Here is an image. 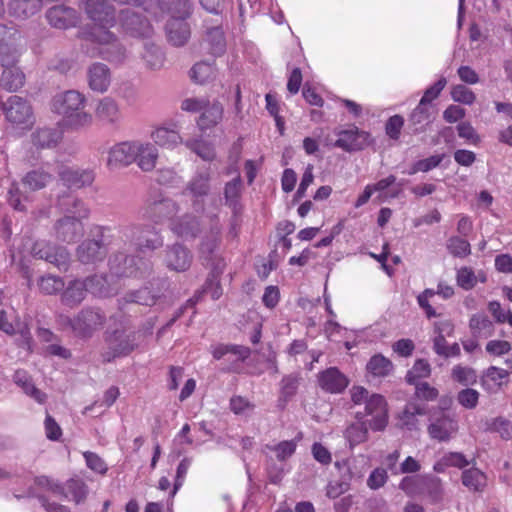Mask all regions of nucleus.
<instances>
[{
  "label": "nucleus",
  "instance_id": "f257e3e1",
  "mask_svg": "<svg viewBox=\"0 0 512 512\" xmlns=\"http://www.w3.org/2000/svg\"><path fill=\"white\" fill-rule=\"evenodd\" d=\"M34 484L35 487L29 489L27 496L37 497L46 512H70L67 506L57 503L55 499L80 504L88 494L87 485L80 479L72 478L59 484L46 476H39L34 479Z\"/></svg>",
  "mask_w": 512,
  "mask_h": 512
},
{
  "label": "nucleus",
  "instance_id": "f03ea898",
  "mask_svg": "<svg viewBox=\"0 0 512 512\" xmlns=\"http://www.w3.org/2000/svg\"><path fill=\"white\" fill-rule=\"evenodd\" d=\"M86 99L75 90H69L55 97L53 109L63 117L64 124L72 129H80L91 125L93 117L85 112Z\"/></svg>",
  "mask_w": 512,
  "mask_h": 512
},
{
  "label": "nucleus",
  "instance_id": "7ed1b4c3",
  "mask_svg": "<svg viewBox=\"0 0 512 512\" xmlns=\"http://www.w3.org/2000/svg\"><path fill=\"white\" fill-rule=\"evenodd\" d=\"M113 237V245L118 249L122 246H134L139 251H154L164 244L161 234L150 225H127L119 229Z\"/></svg>",
  "mask_w": 512,
  "mask_h": 512
},
{
  "label": "nucleus",
  "instance_id": "20e7f679",
  "mask_svg": "<svg viewBox=\"0 0 512 512\" xmlns=\"http://www.w3.org/2000/svg\"><path fill=\"white\" fill-rule=\"evenodd\" d=\"M143 334L140 332H126L124 330H115L105 334V350L102 352L104 362H110L117 357L130 354L136 349L141 341Z\"/></svg>",
  "mask_w": 512,
  "mask_h": 512
},
{
  "label": "nucleus",
  "instance_id": "39448f33",
  "mask_svg": "<svg viewBox=\"0 0 512 512\" xmlns=\"http://www.w3.org/2000/svg\"><path fill=\"white\" fill-rule=\"evenodd\" d=\"M111 276L121 277H142L151 270L149 262L142 258L128 256L123 251L114 252L108 261Z\"/></svg>",
  "mask_w": 512,
  "mask_h": 512
},
{
  "label": "nucleus",
  "instance_id": "423d86ee",
  "mask_svg": "<svg viewBox=\"0 0 512 512\" xmlns=\"http://www.w3.org/2000/svg\"><path fill=\"white\" fill-rule=\"evenodd\" d=\"M64 320L76 336L90 338L97 330L103 327L106 316L99 309L84 308L75 317H65Z\"/></svg>",
  "mask_w": 512,
  "mask_h": 512
},
{
  "label": "nucleus",
  "instance_id": "0eeeda50",
  "mask_svg": "<svg viewBox=\"0 0 512 512\" xmlns=\"http://www.w3.org/2000/svg\"><path fill=\"white\" fill-rule=\"evenodd\" d=\"M21 34L12 27L0 25V65L11 67L17 64L23 51Z\"/></svg>",
  "mask_w": 512,
  "mask_h": 512
},
{
  "label": "nucleus",
  "instance_id": "6e6552de",
  "mask_svg": "<svg viewBox=\"0 0 512 512\" xmlns=\"http://www.w3.org/2000/svg\"><path fill=\"white\" fill-rule=\"evenodd\" d=\"M6 120L15 127L28 128L34 123L32 107L23 98L13 95L2 103Z\"/></svg>",
  "mask_w": 512,
  "mask_h": 512
},
{
  "label": "nucleus",
  "instance_id": "1a4fd4ad",
  "mask_svg": "<svg viewBox=\"0 0 512 512\" xmlns=\"http://www.w3.org/2000/svg\"><path fill=\"white\" fill-rule=\"evenodd\" d=\"M91 39L99 45L98 54L109 62L121 63L126 57L125 48L109 30L98 29L90 33Z\"/></svg>",
  "mask_w": 512,
  "mask_h": 512
},
{
  "label": "nucleus",
  "instance_id": "9d476101",
  "mask_svg": "<svg viewBox=\"0 0 512 512\" xmlns=\"http://www.w3.org/2000/svg\"><path fill=\"white\" fill-rule=\"evenodd\" d=\"M82 3L85 13L95 24L91 32L108 30L116 23L114 7L106 0H82Z\"/></svg>",
  "mask_w": 512,
  "mask_h": 512
},
{
  "label": "nucleus",
  "instance_id": "9b49d317",
  "mask_svg": "<svg viewBox=\"0 0 512 512\" xmlns=\"http://www.w3.org/2000/svg\"><path fill=\"white\" fill-rule=\"evenodd\" d=\"M210 192V169H198L195 175L187 183L184 194L192 198V206L195 211H203L205 198Z\"/></svg>",
  "mask_w": 512,
  "mask_h": 512
},
{
  "label": "nucleus",
  "instance_id": "f8f14e48",
  "mask_svg": "<svg viewBox=\"0 0 512 512\" xmlns=\"http://www.w3.org/2000/svg\"><path fill=\"white\" fill-rule=\"evenodd\" d=\"M364 405L365 413L357 412V418L362 419L364 416H371L369 427L373 431H383L388 424V409L385 398L380 394H371Z\"/></svg>",
  "mask_w": 512,
  "mask_h": 512
},
{
  "label": "nucleus",
  "instance_id": "ddd939ff",
  "mask_svg": "<svg viewBox=\"0 0 512 512\" xmlns=\"http://www.w3.org/2000/svg\"><path fill=\"white\" fill-rule=\"evenodd\" d=\"M31 252L34 257L46 260L60 270L66 271L68 269L70 254L64 247H56L46 241H37L34 243Z\"/></svg>",
  "mask_w": 512,
  "mask_h": 512
},
{
  "label": "nucleus",
  "instance_id": "4468645a",
  "mask_svg": "<svg viewBox=\"0 0 512 512\" xmlns=\"http://www.w3.org/2000/svg\"><path fill=\"white\" fill-rule=\"evenodd\" d=\"M458 421L451 415L441 412L430 418L427 431L430 438L439 442H447L458 432Z\"/></svg>",
  "mask_w": 512,
  "mask_h": 512
},
{
  "label": "nucleus",
  "instance_id": "2eb2a0df",
  "mask_svg": "<svg viewBox=\"0 0 512 512\" xmlns=\"http://www.w3.org/2000/svg\"><path fill=\"white\" fill-rule=\"evenodd\" d=\"M99 283L100 278L97 276L88 277L85 280L71 281L62 293V303L69 307L79 305L84 300L86 292L96 293L94 285Z\"/></svg>",
  "mask_w": 512,
  "mask_h": 512
},
{
  "label": "nucleus",
  "instance_id": "dca6fc26",
  "mask_svg": "<svg viewBox=\"0 0 512 512\" xmlns=\"http://www.w3.org/2000/svg\"><path fill=\"white\" fill-rule=\"evenodd\" d=\"M222 228L216 216L211 219L209 230L199 243V257L205 265H209L216 257V251L221 243Z\"/></svg>",
  "mask_w": 512,
  "mask_h": 512
},
{
  "label": "nucleus",
  "instance_id": "f3484780",
  "mask_svg": "<svg viewBox=\"0 0 512 512\" xmlns=\"http://www.w3.org/2000/svg\"><path fill=\"white\" fill-rule=\"evenodd\" d=\"M170 229L184 241L195 240L203 230L200 219L191 213L175 218L170 224Z\"/></svg>",
  "mask_w": 512,
  "mask_h": 512
},
{
  "label": "nucleus",
  "instance_id": "a211bd4d",
  "mask_svg": "<svg viewBox=\"0 0 512 512\" xmlns=\"http://www.w3.org/2000/svg\"><path fill=\"white\" fill-rule=\"evenodd\" d=\"M136 141H124L113 145L108 151L107 166L110 169L127 167L135 161Z\"/></svg>",
  "mask_w": 512,
  "mask_h": 512
},
{
  "label": "nucleus",
  "instance_id": "6ab92c4d",
  "mask_svg": "<svg viewBox=\"0 0 512 512\" xmlns=\"http://www.w3.org/2000/svg\"><path fill=\"white\" fill-rule=\"evenodd\" d=\"M120 23L123 29L133 36H149L152 27L146 17L134 9H124L120 13Z\"/></svg>",
  "mask_w": 512,
  "mask_h": 512
},
{
  "label": "nucleus",
  "instance_id": "aec40b11",
  "mask_svg": "<svg viewBox=\"0 0 512 512\" xmlns=\"http://www.w3.org/2000/svg\"><path fill=\"white\" fill-rule=\"evenodd\" d=\"M178 210L179 206L174 200L159 197L158 199L147 201L143 209V217L158 223L165 218L173 216Z\"/></svg>",
  "mask_w": 512,
  "mask_h": 512
},
{
  "label": "nucleus",
  "instance_id": "412c9836",
  "mask_svg": "<svg viewBox=\"0 0 512 512\" xmlns=\"http://www.w3.org/2000/svg\"><path fill=\"white\" fill-rule=\"evenodd\" d=\"M193 255L191 251L180 243L167 247L165 253V264L170 270L184 272L191 266Z\"/></svg>",
  "mask_w": 512,
  "mask_h": 512
},
{
  "label": "nucleus",
  "instance_id": "4be33fe9",
  "mask_svg": "<svg viewBox=\"0 0 512 512\" xmlns=\"http://www.w3.org/2000/svg\"><path fill=\"white\" fill-rule=\"evenodd\" d=\"M54 230L56 238L65 243L75 242L84 234V227L81 220L71 216L60 218L55 223Z\"/></svg>",
  "mask_w": 512,
  "mask_h": 512
},
{
  "label": "nucleus",
  "instance_id": "5701e85b",
  "mask_svg": "<svg viewBox=\"0 0 512 512\" xmlns=\"http://www.w3.org/2000/svg\"><path fill=\"white\" fill-rule=\"evenodd\" d=\"M319 387L331 394L342 393L348 386V378L336 367H330L320 372L317 376Z\"/></svg>",
  "mask_w": 512,
  "mask_h": 512
},
{
  "label": "nucleus",
  "instance_id": "b1692460",
  "mask_svg": "<svg viewBox=\"0 0 512 512\" xmlns=\"http://www.w3.org/2000/svg\"><path fill=\"white\" fill-rule=\"evenodd\" d=\"M57 173L65 185L75 188L89 186L95 179V173L92 169H80L61 165Z\"/></svg>",
  "mask_w": 512,
  "mask_h": 512
},
{
  "label": "nucleus",
  "instance_id": "393cba45",
  "mask_svg": "<svg viewBox=\"0 0 512 512\" xmlns=\"http://www.w3.org/2000/svg\"><path fill=\"white\" fill-rule=\"evenodd\" d=\"M336 135L338 139L335 141L334 146L347 152L361 150L367 144L368 134L360 131L357 127L339 130L336 132Z\"/></svg>",
  "mask_w": 512,
  "mask_h": 512
},
{
  "label": "nucleus",
  "instance_id": "a878e982",
  "mask_svg": "<svg viewBox=\"0 0 512 512\" xmlns=\"http://www.w3.org/2000/svg\"><path fill=\"white\" fill-rule=\"evenodd\" d=\"M94 112L96 119L104 125L117 126L122 120L118 103L110 97L99 100Z\"/></svg>",
  "mask_w": 512,
  "mask_h": 512
},
{
  "label": "nucleus",
  "instance_id": "bb28decb",
  "mask_svg": "<svg viewBox=\"0 0 512 512\" xmlns=\"http://www.w3.org/2000/svg\"><path fill=\"white\" fill-rule=\"evenodd\" d=\"M46 18L53 27L59 29L73 27L79 20L75 9L63 5L50 8L46 13Z\"/></svg>",
  "mask_w": 512,
  "mask_h": 512
},
{
  "label": "nucleus",
  "instance_id": "cd10ccee",
  "mask_svg": "<svg viewBox=\"0 0 512 512\" xmlns=\"http://www.w3.org/2000/svg\"><path fill=\"white\" fill-rule=\"evenodd\" d=\"M78 260L83 264H95L106 256V249L101 240H85L76 250Z\"/></svg>",
  "mask_w": 512,
  "mask_h": 512
},
{
  "label": "nucleus",
  "instance_id": "c85d7f7f",
  "mask_svg": "<svg viewBox=\"0 0 512 512\" xmlns=\"http://www.w3.org/2000/svg\"><path fill=\"white\" fill-rule=\"evenodd\" d=\"M13 382L22 389L23 393L33 399L38 404H44L47 400V394L36 387L33 378L25 370H16L13 374Z\"/></svg>",
  "mask_w": 512,
  "mask_h": 512
},
{
  "label": "nucleus",
  "instance_id": "c756f323",
  "mask_svg": "<svg viewBox=\"0 0 512 512\" xmlns=\"http://www.w3.org/2000/svg\"><path fill=\"white\" fill-rule=\"evenodd\" d=\"M88 85L96 92L103 93L107 91L111 82L109 68L103 63L92 64L87 71Z\"/></svg>",
  "mask_w": 512,
  "mask_h": 512
},
{
  "label": "nucleus",
  "instance_id": "7c9ffc66",
  "mask_svg": "<svg viewBox=\"0 0 512 512\" xmlns=\"http://www.w3.org/2000/svg\"><path fill=\"white\" fill-rule=\"evenodd\" d=\"M135 154L134 162L142 171L148 172L154 169L158 159V150L153 143L137 140Z\"/></svg>",
  "mask_w": 512,
  "mask_h": 512
},
{
  "label": "nucleus",
  "instance_id": "2f4dec72",
  "mask_svg": "<svg viewBox=\"0 0 512 512\" xmlns=\"http://www.w3.org/2000/svg\"><path fill=\"white\" fill-rule=\"evenodd\" d=\"M168 41L174 46H183L190 38V27L185 19L170 18L166 24Z\"/></svg>",
  "mask_w": 512,
  "mask_h": 512
},
{
  "label": "nucleus",
  "instance_id": "473e14b6",
  "mask_svg": "<svg viewBox=\"0 0 512 512\" xmlns=\"http://www.w3.org/2000/svg\"><path fill=\"white\" fill-rule=\"evenodd\" d=\"M61 138V132L51 127H39L31 134V142L36 149H52L58 145Z\"/></svg>",
  "mask_w": 512,
  "mask_h": 512
},
{
  "label": "nucleus",
  "instance_id": "72a5a7b5",
  "mask_svg": "<svg viewBox=\"0 0 512 512\" xmlns=\"http://www.w3.org/2000/svg\"><path fill=\"white\" fill-rule=\"evenodd\" d=\"M172 126V128H168L165 126L156 128L151 133V138L154 141V143L168 149H173L178 145L182 144L183 139L179 134L177 125L173 124Z\"/></svg>",
  "mask_w": 512,
  "mask_h": 512
},
{
  "label": "nucleus",
  "instance_id": "f704fd0d",
  "mask_svg": "<svg viewBox=\"0 0 512 512\" xmlns=\"http://www.w3.org/2000/svg\"><path fill=\"white\" fill-rule=\"evenodd\" d=\"M223 106L220 102L214 101L210 103L201 111L198 118L197 125L200 130L210 129L221 122L223 118Z\"/></svg>",
  "mask_w": 512,
  "mask_h": 512
},
{
  "label": "nucleus",
  "instance_id": "c9c22d12",
  "mask_svg": "<svg viewBox=\"0 0 512 512\" xmlns=\"http://www.w3.org/2000/svg\"><path fill=\"white\" fill-rule=\"evenodd\" d=\"M53 180L52 174L43 167L32 169L22 178V184L30 191L45 188Z\"/></svg>",
  "mask_w": 512,
  "mask_h": 512
},
{
  "label": "nucleus",
  "instance_id": "e433bc0d",
  "mask_svg": "<svg viewBox=\"0 0 512 512\" xmlns=\"http://www.w3.org/2000/svg\"><path fill=\"white\" fill-rule=\"evenodd\" d=\"M426 414V407L415 402H409L405 405L400 415V423L402 427L413 431L419 429L418 416Z\"/></svg>",
  "mask_w": 512,
  "mask_h": 512
},
{
  "label": "nucleus",
  "instance_id": "4c0bfd02",
  "mask_svg": "<svg viewBox=\"0 0 512 512\" xmlns=\"http://www.w3.org/2000/svg\"><path fill=\"white\" fill-rule=\"evenodd\" d=\"M509 372L496 366H490L481 377L483 388L489 392H495L508 378Z\"/></svg>",
  "mask_w": 512,
  "mask_h": 512
},
{
  "label": "nucleus",
  "instance_id": "58836bf2",
  "mask_svg": "<svg viewBox=\"0 0 512 512\" xmlns=\"http://www.w3.org/2000/svg\"><path fill=\"white\" fill-rule=\"evenodd\" d=\"M3 68L4 70L0 76V86L9 92L20 89L24 85V73L16 65Z\"/></svg>",
  "mask_w": 512,
  "mask_h": 512
},
{
  "label": "nucleus",
  "instance_id": "ea45409f",
  "mask_svg": "<svg viewBox=\"0 0 512 512\" xmlns=\"http://www.w3.org/2000/svg\"><path fill=\"white\" fill-rule=\"evenodd\" d=\"M205 42L208 45V50L213 55H221L226 50V40L224 32L220 24H216L212 27H207Z\"/></svg>",
  "mask_w": 512,
  "mask_h": 512
},
{
  "label": "nucleus",
  "instance_id": "a19ab883",
  "mask_svg": "<svg viewBox=\"0 0 512 512\" xmlns=\"http://www.w3.org/2000/svg\"><path fill=\"white\" fill-rule=\"evenodd\" d=\"M434 106L419 102L416 108L410 114L409 121L415 126L414 131H422L423 128L432 121Z\"/></svg>",
  "mask_w": 512,
  "mask_h": 512
},
{
  "label": "nucleus",
  "instance_id": "79ce46f5",
  "mask_svg": "<svg viewBox=\"0 0 512 512\" xmlns=\"http://www.w3.org/2000/svg\"><path fill=\"white\" fill-rule=\"evenodd\" d=\"M469 328L475 338H488L493 335L492 321L484 314H475L469 320Z\"/></svg>",
  "mask_w": 512,
  "mask_h": 512
},
{
  "label": "nucleus",
  "instance_id": "37998d69",
  "mask_svg": "<svg viewBox=\"0 0 512 512\" xmlns=\"http://www.w3.org/2000/svg\"><path fill=\"white\" fill-rule=\"evenodd\" d=\"M42 7L41 0H11L8 4L10 14L16 17H28Z\"/></svg>",
  "mask_w": 512,
  "mask_h": 512
},
{
  "label": "nucleus",
  "instance_id": "c03bdc74",
  "mask_svg": "<svg viewBox=\"0 0 512 512\" xmlns=\"http://www.w3.org/2000/svg\"><path fill=\"white\" fill-rule=\"evenodd\" d=\"M211 353L216 360L229 354L235 356V361H244L249 357L251 350L241 345L219 344L212 348Z\"/></svg>",
  "mask_w": 512,
  "mask_h": 512
},
{
  "label": "nucleus",
  "instance_id": "a18cd8bd",
  "mask_svg": "<svg viewBox=\"0 0 512 512\" xmlns=\"http://www.w3.org/2000/svg\"><path fill=\"white\" fill-rule=\"evenodd\" d=\"M203 293H210L213 300H218L222 296L223 291L219 282V272L216 269L211 271L202 290L198 291L194 298L190 299L188 302L192 305L195 304Z\"/></svg>",
  "mask_w": 512,
  "mask_h": 512
},
{
  "label": "nucleus",
  "instance_id": "49530a36",
  "mask_svg": "<svg viewBox=\"0 0 512 512\" xmlns=\"http://www.w3.org/2000/svg\"><path fill=\"white\" fill-rule=\"evenodd\" d=\"M462 484L470 491H482L486 486V476L478 468H469L462 472Z\"/></svg>",
  "mask_w": 512,
  "mask_h": 512
},
{
  "label": "nucleus",
  "instance_id": "de8ad7c7",
  "mask_svg": "<svg viewBox=\"0 0 512 512\" xmlns=\"http://www.w3.org/2000/svg\"><path fill=\"white\" fill-rule=\"evenodd\" d=\"M421 482L431 503L437 504L443 500L444 488L440 478L436 476H424Z\"/></svg>",
  "mask_w": 512,
  "mask_h": 512
},
{
  "label": "nucleus",
  "instance_id": "09e8293b",
  "mask_svg": "<svg viewBox=\"0 0 512 512\" xmlns=\"http://www.w3.org/2000/svg\"><path fill=\"white\" fill-rule=\"evenodd\" d=\"M142 58L149 69L158 70L164 64V55L161 49L153 43H144Z\"/></svg>",
  "mask_w": 512,
  "mask_h": 512
},
{
  "label": "nucleus",
  "instance_id": "8fccbe9b",
  "mask_svg": "<svg viewBox=\"0 0 512 512\" xmlns=\"http://www.w3.org/2000/svg\"><path fill=\"white\" fill-rule=\"evenodd\" d=\"M366 368L373 376L385 377L393 370V364L388 358L378 354L371 357Z\"/></svg>",
  "mask_w": 512,
  "mask_h": 512
},
{
  "label": "nucleus",
  "instance_id": "3c124183",
  "mask_svg": "<svg viewBox=\"0 0 512 512\" xmlns=\"http://www.w3.org/2000/svg\"><path fill=\"white\" fill-rule=\"evenodd\" d=\"M215 67L206 61L196 63L191 69V78L199 84H205L216 77Z\"/></svg>",
  "mask_w": 512,
  "mask_h": 512
},
{
  "label": "nucleus",
  "instance_id": "603ef678",
  "mask_svg": "<svg viewBox=\"0 0 512 512\" xmlns=\"http://www.w3.org/2000/svg\"><path fill=\"white\" fill-rule=\"evenodd\" d=\"M345 438L350 446H356L368 439V428L365 422H356L349 425L345 430Z\"/></svg>",
  "mask_w": 512,
  "mask_h": 512
},
{
  "label": "nucleus",
  "instance_id": "864d4df0",
  "mask_svg": "<svg viewBox=\"0 0 512 512\" xmlns=\"http://www.w3.org/2000/svg\"><path fill=\"white\" fill-rule=\"evenodd\" d=\"M297 442L295 440H284L277 444L265 445V450L274 453L278 461H285L289 459L296 451Z\"/></svg>",
  "mask_w": 512,
  "mask_h": 512
},
{
  "label": "nucleus",
  "instance_id": "5fc2aeb1",
  "mask_svg": "<svg viewBox=\"0 0 512 512\" xmlns=\"http://www.w3.org/2000/svg\"><path fill=\"white\" fill-rule=\"evenodd\" d=\"M61 207H65V211L81 220L88 216L89 210L84 202L74 196H66L60 201Z\"/></svg>",
  "mask_w": 512,
  "mask_h": 512
},
{
  "label": "nucleus",
  "instance_id": "6e6d98bb",
  "mask_svg": "<svg viewBox=\"0 0 512 512\" xmlns=\"http://www.w3.org/2000/svg\"><path fill=\"white\" fill-rule=\"evenodd\" d=\"M451 377L454 381L463 386H470L477 382L476 371L468 366L455 365L451 371Z\"/></svg>",
  "mask_w": 512,
  "mask_h": 512
},
{
  "label": "nucleus",
  "instance_id": "4d7b16f0",
  "mask_svg": "<svg viewBox=\"0 0 512 512\" xmlns=\"http://www.w3.org/2000/svg\"><path fill=\"white\" fill-rule=\"evenodd\" d=\"M300 375L293 373L286 375L280 382V397L284 401L290 400L296 393L299 387Z\"/></svg>",
  "mask_w": 512,
  "mask_h": 512
},
{
  "label": "nucleus",
  "instance_id": "13d9d810",
  "mask_svg": "<svg viewBox=\"0 0 512 512\" xmlns=\"http://www.w3.org/2000/svg\"><path fill=\"white\" fill-rule=\"evenodd\" d=\"M38 286L43 293L52 295L62 291L65 283L61 277L48 274L39 279Z\"/></svg>",
  "mask_w": 512,
  "mask_h": 512
},
{
  "label": "nucleus",
  "instance_id": "bf43d9fd",
  "mask_svg": "<svg viewBox=\"0 0 512 512\" xmlns=\"http://www.w3.org/2000/svg\"><path fill=\"white\" fill-rule=\"evenodd\" d=\"M184 143L187 148L192 150L205 161H212L215 157V151L213 146L207 142L189 139Z\"/></svg>",
  "mask_w": 512,
  "mask_h": 512
},
{
  "label": "nucleus",
  "instance_id": "052dcab7",
  "mask_svg": "<svg viewBox=\"0 0 512 512\" xmlns=\"http://www.w3.org/2000/svg\"><path fill=\"white\" fill-rule=\"evenodd\" d=\"M447 249L454 257L464 258L471 253L470 243L458 236H452L447 241Z\"/></svg>",
  "mask_w": 512,
  "mask_h": 512
},
{
  "label": "nucleus",
  "instance_id": "680f3d73",
  "mask_svg": "<svg viewBox=\"0 0 512 512\" xmlns=\"http://www.w3.org/2000/svg\"><path fill=\"white\" fill-rule=\"evenodd\" d=\"M155 299L156 295L148 288L130 292L124 297V300L127 303H137L146 306L153 305L155 303Z\"/></svg>",
  "mask_w": 512,
  "mask_h": 512
},
{
  "label": "nucleus",
  "instance_id": "e2e57ef3",
  "mask_svg": "<svg viewBox=\"0 0 512 512\" xmlns=\"http://www.w3.org/2000/svg\"><path fill=\"white\" fill-rule=\"evenodd\" d=\"M456 282L464 290H471L477 283V276L472 268L464 266L457 270Z\"/></svg>",
  "mask_w": 512,
  "mask_h": 512
},
{
  "label": "nucleus",
  "instance_id": "0e129e2a",
  "mask_svg": "<svg viewBox=\"0 0 512 512\" xmlns=\"http://www.w3.org/2000/svg\"><path fill=\"white\" fill-rule=\"evenodd\" d=\"M165 3L172 14L171 18L186 19L190 15L191 4L189 0H166Z\"/></svg>",
  "mask_w": 512,
  "mask_h": 512
},
{
  "label": "nucleus",
  "instance_id": "69168bd1",
  "mask_svg": "<svg viewBox=\"0 0 512 512\" xmlns=\"http://www.w3.org/2000/svg\"><path fill=\"white\" fill-rule=\"evenodd\" d=\"M430 373V364L426 360L419 359L414 363L412 369L408 371L406 379L410 384H415L417 379L426 378Z\"/></svg>",
  "mask_w": 512,
  "mask_h": 512
},
{
  "label": "nucleus",
  "instance_id": "338daca9",
  "mask_svg": "<svg viewBox=\"0 0 512 512\" xmlns=\"http://www.w3.org/2000/svg\"><path fill=\"white\" fill-rule=\"evenodd\" d=\"M451 97L455 102L471 105L474 103L476 96L474 92L464 85H455L451 89Z\"/></svg>",
  "mask_w": 512,
  "mask_h": 512
},
{
  "label": "nucleus",
  "instance_id": "774afa93",
  "mask_svg": "<svg viewBox=\"0 0 512 512\" xmlns=\"http://www.w3.org/2000/svg\"><path fill=\"white\" fill-rule=\"evenodd\" d=\"M489 430L498 433L505 440L512 438V422L503 417L493 419L489 424Z\"/></svg>",
  "mask_w": 512,
  "mask_h": 512
}]
</instances>
